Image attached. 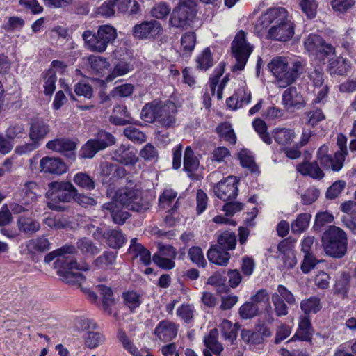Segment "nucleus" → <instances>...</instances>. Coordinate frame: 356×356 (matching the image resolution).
Here are the masks:
<instances>
[{"label": "nucleus", "instance_id": "nucleus-20", "mask_svg": "<svg viewBox=\"0 0 356 356\" xmlns=\"http://www.w3.org/2000/svg\"><path fill=\"white\" fill-rule=\"evenodd\" d=\"M177 330V325L175 323L163 320L159 322L155 328L154 333L160 340L166 342L176 337Z\"/></svg>", "mask_w": 356, "mask_h": 356}, {"label": "nucleus", "instance_id": "nucleus-48", "mask_svg": "<svg viewBox=\"0 0 356 356\" xmlns=\"http://www.w3.org/2000/svg\"><path fill=\"white\" fill-rule=\"evenodd\" d=\"M311 218L312 216L307 213L299 214L296 220L291 223L292 232L296 234L303 232L308 227Z\"/></svg>", "mask_w": 356, "mask_h": 356}, {"label": "nucleus", "instance_id": "nucleus-7", "mask_svg": "<svg viewBox=\"0 0 356 356\" xmlns=\"http://www.w3.org/2000/svg\"><path fill=\"white\" fill-rule=\"evenodd\" d=\"M50 132L49 125L42 119L33 120L30 123L29 137L30 143L17 146L15 152L17 154H26L39 147L40 141Z\"/></svg>", "mask_w": 356, "mask_h": 356}, {"label": "nucleus", "instance_id": "nucleus-10", "mask_svg": "<svg viewBox=\"0 0 356 356\" xmlns=\"http://www.w3.org/2000/svg\"><path fill=\"white\" fill-rule=\"evenodd\" d=\"M232 49L233 56L236 59V64L232 67V70L241 71L244 69L246 63L252 51V46L246 41L245 33L243 31H239L232 43Z\"/></svg>", "mask_w": 356, "mask_h": 356}, {"label": "nucleus", "instance_id": "nucleus-63", "mask_svg": "<svg viewBox=\"0 0 356 356\" xmlns=\"http://www.w3.org/2000/svg\"><path fill=\"white\" fill-rule=\"evenodd\" d=\"M124 136L134 143H143L145 141V135L137 128L129 127L124 131Z\"/></svg>", "mask_w": 356, "mask_h": 356}, {"label": "nucleus", "instance_id": "nucleus-8", "mask_svg": "<svg viewBox=\"0 0 356 356\" xmlns=\"http://www.w3.org/2000/svg\"><path fill=\"white\" fill-rule=\"evenodd\" d=\"M116 200L127 209L136 212H145L151 207L149 200L139 189L121 188L116 193Z\"/></svg>", "mask_w": 356, "mask_h": 356}, {"label": "nucleus", "instance_id": "nucleus-23", "mask_svg": "<svg viewBox=\"0 0 356 356\" xmlns=\"http://www.w3.org/2000/svg\"><path fill=\"white\" fill-rule=\"evenodd\" d=\"M209 261L218 266H227L231 258L230 254L216 245H212L207 254Z\"/></svg>", "mask_w": 356, "mask_h": 356}, {"label": "nucleus", "instance_id": "nucleus-58", "mask_svg": "<svg viewBox=\"0 0 356 356\" xmlns=\"http://www.w3.org/2000/svg\"><path fill=\"white\" fill-rule=\"evenodd\" d=\"M196 43V35L194 32L185 33L181 39L182 50L186 53H191Z\"/></svg>", "mask_w": 356, "mask_h": 356}, {"label": "nucleus", "instance_id": "nucleus-32", "mask_svg": "<svg viewBox=\"0 0 356 356\" xmlns=\"http://www.w3.org/2000/svg\"><path fill=\"white\" fill-rule=\"evenodd\" d=\"M301 310L307 316L310 314H316L321 308V300L318 296H314L302 300L300 303Z\"/></svg>", "mask_w": 356, "mask_h": 356}, {"label": "nucleus", "instance_id": "nucleus-3", "mask_svg": "<svg viewBox=\"0 0 356 356\" xmlns=\"http://www.w3.org/2000/svg\"><path fill=\"white\" fill-rule=\"evenodd\" d=\"M48 188L46 193L47 207L56 211L65 209L60 203H67L74 200L77 189L72 183L67 181H52L48 184Z\"/></svg>", "mask_w": 356, "mask_h": 356}, {"label": "nucleus", "instance_id": "nucleus-1", "mask_svg": "<svg viewBox=\"0 0 356 356\" xmlns=\"http://www.w3.org/2000/svg\"><path fill=\"white\" fill-rule=\"evenodd\" d=\"M259 22L263 28H269L266 35L268 40L286 42L294 35V24L284 8H268L261 15Z\"/></svg>", "mask_w": 356, "mask_h": 356}, {"label": "nucleus", "instance_id": "nucleus-64", "mask_svg": "<svg viewBox=\"0 0 356 356\" xmlns=\"http://www.w3.org/2000/svg\"><path fill=\"white\" fill-rule=\"evenodd\" d=\"M307 122L312 127L318 124L321 121L325 120V117L322 111L317 108H314L306 113Z\"/></svg>", "mask_w": 356, "mask_h": 356}, {"label": "nucleus", "instance_id": "nucleus-45", "mask_svg": "<svg viewBox=\"0 0 356 356\" xmlns=\"http://www.w3.org/2000/svg\"><path fill=\"white\" fill-rule=\"evenodd\" d=\"M76 249L86 255L95 256L99 253L100 249L88 238H82L76 242Z\"/></svg>", "mask_w": 356, "mask_h": 356}, {"label": "nucleus", "instance_id": "nucleus-56", "mask_svg": "<svg viewBox=\"0 0 356 356\" xmlns=\"http://www.w3.org/2000/svg\"><path fill=\"white\" fill-rule=\"evenodd\" d=\"M271 299L277 316L280 317L288 314L289 307L286 302L280 298V295H277L276 293H274L272 294Z\"/></svg>", "mask_w": 356, "mask_h": 356}, {"label": "nucleus", "instance_id": "nucleus-61", "mask_svg": "<svg viewBox=\"0 0 356 356\" xmlns=\"http://www.w3.org/2000/svg\"><path fill=\"white\" fill-rule=\"evenodd\" d=\"M197 67L202 70H207L213 65V60L210 49L206 48L197 58Z\"/></svg>", "mask_w": 356, "mask_h": 356}, {"label": "nucleus", "instance_id": "nucleus-22", "mask_svg": "<svg viewBox=\"0 0 356 356\" xmlns=\"http://www.w3.org/2000/svg\"><path fill=\"white\" fill-rule=\"evenodd\" d=\"M313 330L311 321L307 316H301L299 320L298 329L291 341L298 339L300 341H311Z\"/></svg>", "mask_w": 356, "mask_h": 356}, {"label": "nucleus", "instance_id": "nucleus-53", "mask_svg": "<svg viewBox=\"0 0 356 356\" xmlns=\"http://www.w3.org/2000/svg\"><path fill=\"white\" fill-rule=\"evenodd\" d=\"M299 6L308 19H312L316 17L318 8L316 0H300Z\"/></svg>", "mask_w": 356, "mask_h": 356}, {"label": "nucleus", "instance_id": "nucleus-54", "mask_svg": "<svg viewBox=\"0 0 356 356\" xmlns=\"http://www.w3.org/2000/svg\"><path fill=\"white\" fill-rule=\"evenodd\" d=\"M100 150L102 149L98 147L96 142L93 139H90L81 147L80 156L83 159H92Z\"/></svg>", "mask_w": 356, "mask_h": 356}, {"label": "nucleus", "instance_id": "nucleus-17", "mask_svg": "<svg viewBox=\"0 0 356 356\" xmlns=\"http://www.w3.org/2000/svg\"><path fill=\"white\" fill-rule=\"evenodd\" d=\"M41 172L52 175H60L67 170L66 164L60 159L56 157H43L40 161Z\"/></svg>", "mask_w": 356, "mask_h": 356}, {"label": "nucleus", "instance_id": "nucleus-15", "mask_svg": "<svg viewBox=\"0 0 356 356\" xmlns=\"http://www.w3.org/2000/svg\"><path fill=\"white\" fill-rule=\"evenodd\" d=\"M46 147L49 149L60 152L70 159L74 160L76 158L75 149H76V143L71 139L56 138L47 142Z\"/></svg>", "mask_w": 356, "mask_h": 356}, {"label": "nucleus", "instance_id": "nucleus-24", "mask_svg": "<svg viewBox=\"0 0 356 356\" xmlns=\"http://www.w3.org/2000/svg\"><path fill=\"white\" fill-rule=\"evenodd\" d=\"M289 60V86L294 83L305 72L306 60L301 58H288Z\"/></svg>", "mask_w": 356, "mask_h": 356}, {"label": "nucleus", "instance_id": "nucleus-36", "mask_svg": "<svg viewBox=\"0 0 356 356\" xmlns=\"http://www.w3.org/2000/svg\"><path fill=\"white\" fill-rule=\"evenodd\" d=\"M324 39L319 35L311 33L304 40V46L311 56H314L324 44Z\"/></svg>", "mask_w": 356, "mask_h": 356}, {"label": "nucleus", "instance_id": "nucleus-39", "mask_svg": "<svg viewBox=\"0 0 356 356\" xmlns=\"http://www.w3.org/2000/svg\"><path fill=\"white\" fill-rule=\"evenodd\" d=\"M74 183L81 188L92 191L95 188V179L86 172H78L73 177Z\"/></svg>", "mask_w": 356, "mask_h": 356}, {"label": "nucleus", "instance_id": "nucleus-33", "mask_svg": "<svg viewBox=\"0 0 356 356\" xmlns=\"http://www.w3.org/2000/svg\"><path fill=\"white\" fill-rule=\"evenodd\" d=\"M216 131L218 134L220 140H225L232 145L236 142V137L234 129L229 122H225L220 124L216 128Z\"/></svg>", "mask_w": 356, "mask_h": 356}, {"label": "nucleus", "instance_id": "nucleus-4", "mask_svg": "<svg viewBox=\"0 0 356 356\" xmlns=\"http://www.w3.org/2000/svg\"><path fill=\"white\" fill-rule=\"evenodd\" d=\"M117 36L116 29L110 24L99 26L97 33L86 30L82 34V38L87 48L98 53L105 51L108 45L112 44Z\"/></svg>", "mask_w": 356, "mask_h": 356}, {"label": "nucleus", "instance_id": "nucleus-2", "mask_svg": "<svg viewBox=\"0 0 356 356\" xmlns=\"http://www.w3.org/2000/svg\"><path fill=\"white\" fill-rule=\"evenodd\" d=\"M176 112V106L172 102L163 103L154 100L143 107L140 118L146 122H157L162 127H170L175 123Z\"/></svg>", "mask_w": 356, "mask_h": 356}, {"label": "nucleus", "instance_id": "nucleus-44", "mask_svg": "<svg viewBox=\"0 0 356 356\" xmlns=\"http://www.w3.org/2000/svg\"><path fill=\"white\" fill-rule=\"evenodd\" d=\"M219 328L223 338L232 344L237 337L238 329L236 325H233L231 321L228 320H223Z\"/></svg>", "mask_w": 356, "mask_h": 356}, {"label": "nucleus", "instance_id": "nucleus-35", "mask_svg": "<svg viewBox=\"0 0 356 356\" xmlns=\"http://www.w3.org/2000/svg\"><path fill=\"white\" fill-rule=\"evenodd\" d=\"M133 70V66L124 59L118 60L114 63V68L112 72L108 74L106 81L107 82L113 81L115 78L125 75Z\"/></svg>", "mask_w": 356, "mask_h": 356}, {"label": "nucleus", "instance_id": "nucleus-21", "mask_svg": "<svg viewBox=\"0 0 356 356\" xmlns=\"http://www.w3.org/2000/svg\"><path fill=\"white\" fill-rule=\"evenodd\" d=\"M177 193L172 189H165L159 198V206L160 209L167 210L171 214L177 209L178 200H175Z\"/></svg>", "mask_w": 356, "mask_h": 356}, {"label": "nucleus", "instance_id": "nucleus-5", "mask_svg": "<svg viewBox=\"0 0 356 356\" xmlns=\"http://www.w3.org/2000/svg\"><path fill=\"white\" fill-rule=\"evenodd\" d=\"M322 245L327 255L341 258L347 252L348 238L345 232L336 226H330L323 234Z\"/></svg>", "mask_w": 356, "mask_h": 356}, {"label": "nucleus", "instance_id": "nucleus-31", "mask_svg": "<svg viewBox=\"0 0 356 356\" xmlns=\"http://www.w3.org/2000/svg\"><path fill=\"white\" fill-rule=\"evenodd\" d=\"M116 261V254L111 251H105L102 254L97 257L93 261V265L98 269L108 270L112 268Z\"/></svg>", "mask_w": 356, "mask_h": 356}, {"label": "nucleus", "instance_id": "nucleus-51", "mask_svg": "<svg viewBox=\"0 0 356 356\" xmlns=\"http://www.w3.org/2000/svg\"><path fill=\"white\" fill-rule=\"evenodd\" d=\"M252 126L265 143L268 145L272 143V138L267 132V125L264 120L257 118L253 121Z\"/></svg>", "mask_w": 356, "mask_h": 356}, {"label": "nucleus", "instance_id": "nucleus-29", "mask_svg": "<svg viewBox=\"0 0 356 356\" xmlns=\"http://www.w3.org/2000/svg\"><path fill=\"white\" fill-rule=\"evenodd\" d=\"M297 170L303 175H309L314 179H321L324 177L317 162H304L297 166Z\"/></svg>", "mask_w": 356, "mask_h": 356}, {"label": "nucleus", "instance_id": "nucleus-34", "mask_svg": "<svg viewBox=\"0 0 356 356\" xmlns=\"http://www.w3.org/2000/svg\"><path fill=\"white\" fill-rule=\"evenodd\" d=\"M216 245L227 252L233 250L236 245V236L234 232H224L218 236Z\"/></svg>", "mask_w": 356, "mask_h": 356}, {"label": "nucleus", "instance_id": "nucleus-18", "mask_svg": "<svg viewBox=\"0 0 356 356\" xmlns=\"http://www.w3.org/2000/svg\"><path fill=\"white\" fill-rule=\"evenodd\" d=\"M199 166V160L194 155L193 149L190 147H187L184 152V168L191 179L198 181L202 179V174L195 172Z\"/></svg>", "mask_w": 356, "mask_h": 356}, {"label": "nucleus", "instance_id": "nucleus-12", "mask_svg": "<svg viewBox=\"0 0 356 356\" xmlns=\"http://www.w3.org/2000/svg\"><path fill=\"white\" fill-rule=\"evenodd\" d=\"M268 67L276 79L278 87L284 88L289 86V60L288 57L277 56L272 59Z\"/></svg>", "mask_w": 356, "mask_h": 356}, {"label": "nucleus", "instance_id": "nucleus-62", "mask_svg": "<svg viewBox=\"0 0 356 356\" xmlns=\"http://www.w3.org/2000/svg\"><path fill=\"white\" fill-rule=\"evenodd\" d=\"M188 254L191 261L198 266L204 267L207 264V261L204 258L203 252L200 248L197 246L191 248Z\"/></svg>", "mask_w": 356, "mask_h": 356}, {"label": "nucleus", "instance_id": "nucleus-55", "mask_svg": "<svg viewBox=\"0 0 356 356\" xmlns=\"http://www.w3.org/2000/svg\"><path fill=\"white\" fill-rule=\"evenodd\" d=\"M308 77L312 82V84L316 88H321L324 86L325 75L323 67L320 65H316L314 68L309 72Z\"/></svg>", "mask_w": 356, "mask_h": 356}, {"label": "nucleus", "instance_id": "nucleus-60", "mask_svg": "<svg viewBox=\"0 0 356 356\" xmlns=\"http://www.w3.org/2000/svg\"><path fill=\"white\" fill-rule=\"evenodd\" d=\"M259 308L252 302H247L239 308V314L244 319L254 317L258 314Z\"/></svg>", "mask_w": 356, "mask_h": 356}, {"label": "nucleus", "instance_id": "nucleus-41", "mask_svg": "<svg viewBox=\"0 0 356 356\" xmlns=\"http://www.w3.org/2000/svg\"><path fill=\"white\" fill-rule=\"evenodd\" d=\"M295 136V132L291 129H275L273 131L275 140L281 145H291Z\"/></svg>", "mask_w": 356, "mask_h": 356}, {"label": "nucleus", "instance_id": "nucleus-38", "mask_svg": "<svg viewBox=\"0 0 356 356\" xmlns=\"http://www.w3.org/2000/svg\"><path fill=\"white\" fill-rule=\"evenodd\" d=\"M26 135L25 124L21 122H12L6 131V137L10 140L21 139Z\"/></svg>", "mask_w": 356, "mask_h": 356}, {"label": "nucleus", "instance_id": "nucleus-42", "mask_svg": "<svg viewBox=\"0 0 356 356\" xmlns=\"http://www.w3.org/2000/svg\"><path fill=\"white\" fill-rule=\"evenodd\" d=\"M58 274L64 282L72 285H81L86 280L81 273L72 272L69 269H60L58 270Z\"/></svg>", "mask_w": 356, "mask_h": 356}, {"label": "nucleus", "instance_id": "nucleus-57", "mask_svg": "<svg viewBox=\"0 0 356 356\" xmlns=\"http://www.w3.org/2000/svg\"><path fill=\"white\" fill-rule=\"evenodd\" d=\"M57 76L56 72L53 70L47 72L44 76V93L46 95H51L56 89V82Z\"/></svg>", "mask_w": 356, "mask_h": 356}, {"label": "nucleus", "instance_id": "nucleus-50", "mask_svg": "<svg viewBox=\"0 0 356 356\" xmlns=\"http://www.w3.org/2000/svg\"><path fill=\"white\" fill-rule=\"evenodd\" d=\"M122 299L124 305L131 311L138 307L141 305V296L134 291H129L122 293Z\"/></svg>", "mask_w": 356, "mask_h": 356}, {"label": "nucleus", "instance_id": "nucleus-13", "mask_svg": "<svg viewBox=\"0 0 356 356\" xmlns=\"http://www.w3.org/2000/svg\"><path fill=\"white\" fill-rule=\"evenodd\" d=\"M238 180L236 177H227L214 187V193L219 199L223 201L231 200L238 195Z\"/></svg>", "mask_w": 356, "mask_h": 356}, {"label": "nucleus", "instance_id": "nucleus-25", "mask_svg": "<svg viewBox=\"0 0 356 356\" xmlns=\"http://www.w3.org/2000/svg\"><path fill=\"white\" fill-rule=\"evenodd\" d=\"M51 248L49 239L45 236H40L29 240L26 243V248L30 254L44 252Z\"/></svg>", "mask_w": 356, "mask_h": 356}, {"label": "nucleus", "instance_id": "nucleus-28", "mask_svg": "<svg viewBox=\"0 0 356 356\" xmlns=\"http://www.w3.org/2000/svg\"><path fill=\"white\" fill-rule=\"evenodd\" d=\"M218 330L213 328L204 337L203 340L207 350L216 355H220L223 350L222 345L218 341Z\"/></svg>", "mask_w": 356, "mask_h": 356}, {"label": "nucleus", "instance_id": "nucleus-40", "mask_svg": "<svg viewBox=\"0 0 356 356\" xmlns=\"http://www.w3.org/2000/svg\"><path fill=\"white\" fill-rule=\"evenodd\" d=\"M98 291L103 298L102 307L104 312L111 314V306L115 304L113 293L111 287L105 285L97 286Z\"/></svg>", "mask_w": 356, "mask_h": 356}, {"label": "nucleus", "instance_id": "nucleus-49", "mask_svg": "<svg viewBox=\"0 0 356 356\" xmlns=\"http://www.w3.org/2000/svg\"><path fill=\"white\" fill-rule=\"evenodd\" d=\"M104 340V336L99 332L88 331L84 335L85 345L90 349L98 347Z\"/></svg>", "mask_w": 356, "mask_h": 356}, {"label": "nucleus", "instance_id": "nucleus-27", "mask_svg": "<svg viewBox=\"0 0 356 356\" xmlns=\"http://www.w3.org/2000/svg\"><path fill=\"white\" fill-rule=\"evenodd\" d=\"M102 208V210L109 211L113 221L118 225H123L130 216L127 211L119 209L116 202L113 201L104 204Z\"/></svg>", "mask_w": 356, "mask_h": 356}, {"label": "nucleus", "instance_id": "nucleus-47", "mask_svg": "<svg viewBox=\"0 0 356 356\" xmlns=\"http://www.w3.org/2000/svg\"><path fill=\"white\" fill-rule=\"evenodd\" d=\"M117 337L122 343L123 348L133 356H141V352L134 344L133 341L127 336L125 332L119 330Z\"/></svg>", "mask_w": 356, "mask_h": 356}, {"label": "nucleus", "instance_id": "nucleus-59", "mask_svg": "<svg viewBox=\"0 0 356 356\" xmlns=\"http://www.w3.org/2000/svg\"><path fill=\"white\" fill-rule=\"evenodd\" d=\"M260 334L255 330H243L241 331V338L244 342L248 344H261L263 342V339L260 337Z\"/></svg>", "mask_w": 356, "mask_h": 356}, {"label": "nucleus", "instance_id": "nucleus-14", "mask_svg": "<svg viewBox=\"0 0 356 356\" xmlns=\"http://www.w3.org/2000/svg\"><path fill=\"white\" fill-rule=\"evenodd\" d=\"M277 250V259L282 261L283 269H291L296 266L297 261L294 252V241L291 238H287L280 242Z\"/></svg>", "mask_w": 356, "mask_h": 356}, {"label": "nucleus", "instance_id": "nucleus-37", "mask_svg": "<svg viewBox=\"0 0 356 356\" xmlns=\"http://www.w3.org/2000/svg\"><path fill=\"white\" fill-rule=\"evenodd\" d=\"M349 69L348 60L341 57L331 60L328 65L330 74L343 75L348 72Z\"/></svg>", "mask_w": 356, "mask_h": 356}, {"label": "nucleus", "instance_id": "nucleus-52", "mask_svg": "<svg viewBox=\"0 0 356 356\" xmlns=\"http://www.w3.org/2000/svg\"><path fill=\"white\" fill-rule=\"evenodd\" d=\"M134 88L135 86L131 83H124L113 88L111 90V96L114 99L129 97L133 94Z\"/></svg>", "mask_w": 356, "mask_h": 356}, {"label": "nucleus", "instance_id": "nucleus-26", "mask_svg": "<svg viewBox=\"0 0 356 356\" xmlns=\"http://www.w3.org/2000/svg\"><path fill=\"white\" fill-rule=\"evenodd\" d=\"M102 238L106 244L111 248L118 249L122 246L126 238L120 230L107 229L102 234Z\"/></svg>", "mask_w": 356, "mask_h": 356}, {"label": "nucleus", "instance_id": "nucleus-19", "mask_svg": "<svg viewBox=\"0 0 356 356\" xmlns=\"http://www.w3.org/2000/svg\"><path fill=\"white\" fill-rule=\"evenodd\" d=\"M282 104L286 109L300 108L305 105L302 96L294 86H290L282 94Z\"/></svg>", "mask_w": 356, "mask_h": 356}, {"label": "nucleus", "instance_id": "nucleus-46", "mask_svg": "<svg viewBox=\"0 0 356 356\" xmlns=\"http://www.w3.org/2000/svg\"><path fill=\"white\" fill-rule=\"evenodd\" d=\"M93 140L102 150L115 143V137L110 132L103 129L98 130Z\"/></svg>", "mask_w": 356, "mask_h": 356}, {"label": "nucleus", "instance_id": "nucleus-6", "mask_svg": "<svg viewBox=\"0 0 356 356\" xmlns=\"http://www.w3.org/2000/svg\"><path fill=\"white\" fill-rule=\"evenodd\" d=\"M346 143L347 139L345 136L338 135L337 145L339 150L335 152L334 156L328 154V146L322 145L317 152V159L321 166L327 170H340L343 165L345 156L347 154Z\"/></svg>", "mask_w": 356, "mask_h": 356}, {"label": "nucleus", "instance_id": "nucleus-30", "mask_svg": "<svg viewBox=\"0 0 356 356\" xmlns=\"http://www.w3.org/2000/svg\"><path fill=\"white\" fill-rule=\"evenodd\" d=\"M113 159L120 163L128 165L135 160V154L129 147L122 145L113 152Z\"/></svg>", "mask_w": 356, "mask_h": 356}, {"label": "nucleus", "instance_id": "nucleus-11", "mask_svg": "<svg viewBox=\"0 0 356 356\" xmlns=\"http://www.w3.org/2000/svg\"><path fill=\"white\" fill-rule=\"evenodd\" d=\"M58 258L54 261L55 268L63 269H76L81 270H88L90 266L87 264H79L74 258L76 254V248L72 245H65L57 249Z\"/></svg>", "mask_w": 356, "mask_h": 356}, {"label": "nucleus", "instance_id": "nucleus-9", "mask_svg": "<svg viewBox=\"0 0 356 356\" xmlns=\"http://www.w3.org/2000/svg\"><path fill=\"white\" fill-rule=\"evenodd\" d=\"M195 0H179L172 12L170 25L177 29H187L195 16Z\"/></svg>", "mask_w": 356, "mask_h": 356}, {"label": "nucleus", "instance_id": "nucleus-16", "mask_svg": "<svg viewBox=\"0 0 356 356\" xmlns=\"http://www.w3.org/2000/svg\"><path fill=\"white\" fill-rule=\"evenodd\" d=\"M161 30V24L156 20L145 21L134 26V35L140 39H150L156 36Z\"/></svg>", "mask_w": 356, "mask_h": 356}, {"label": "nucleus", "instance_id": "nucleus-43", "mask_svg": "<svg viewBox=\"0 0 356 356\" xmlns=\"http://www.w3.org/2000/svg\"><path fill=\"white\" fill-rule=\"evenodd\" d=\"M17 227L23 232L33 234L40 229V224L31 218L19 216L17 220Z\"/></svg>", "mask_w": 356, "mask_h": 356}]
</instances>
